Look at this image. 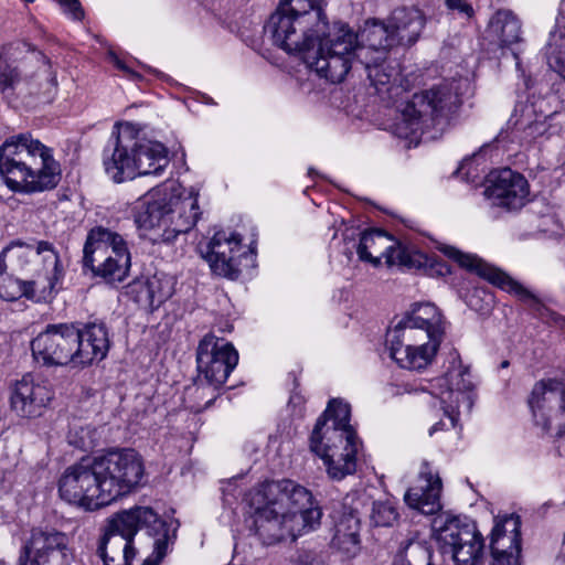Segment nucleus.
<instances>
[{"mask_svg": "<svg viewBox=\"0 0 565 565\" xmlns=\"http://www.w3.org/2000/svg\"><path fill=\"white\" fill-rule=\"evenodd\" d=\"M356 253L362 262H367L374 267L381 264L382 258L388 267L396 266L401 269L418 267L426 262L420 250L402 245L381 230L362 233Z\"/></svg>", "mask_w": 565, "mask_h": 565, "instance_id": "17", "label": "nucleus"}, {"mask_svg": "<svg viewBox=\"0 0 565 565\" xmlns=\"http://www.w3.org/2000/svg\"><path fill=\"white\" fill-rule=\"evenodd\" d=\"M54 397L53 390L44 382H35L28 374L18 381L11 393L10 403L13 412L23 418L43 415Z\"/></svg>", "mask_w": 565, "mask_h": 565, "instance_id": "23", "label": "nucleus"}, {"mask_svg": "<svg viewBox=\"0 0 565 565\" xmlns=\"http://www.w3.org/2000/svg\"><path fill=\"white\" fill-rule=\"evenodd\" d=\"M563 77L565 78V70H564V73H563Z\"/></svg>", "mask_w": 565, "mask_h": 565, "instance_id": "53", "label": "nucleus"}, {"mask_svg": "<svg viewBox=\"0 0 565 565\" xmlns=\"http://www.w3.org/2000/svg\"><path fill=\"white\" fill-rule=\"evenodd\" d=\"M535 424L545 431L556 429L558 437L565 434V383L556 379L536 382L527 399Z\"/></svg>", "mask_w": 565, "mask_h": 565, "instance_id": "19", "label": "nucleus"}, {"mask_svg": "<svg viewBox=\"0 0 565 565\" xmlns=\"http://www.w3.org/2000/svg\"><path fill=\"white\" fill-rule=\"evenodd\" d=\"M298 565H326L321 557L310 551H302L298 555Z\"/></svg>", "mask_w": 565, "mask_h": 565, "instance_id": "44", "label": "nucleus"}, {"mask_svg": "<svg viewBox=\"0 0 565 565\" xmlns=\"http://www.w3.org/2000/svg\"><path fill=\"white\" fill-rule=\"evenodd\" d=\"M0 174L13 191L41 192L58 184L61 167L50 148L21 134L0 147Z\"/></svg>", "mask_w": 565, "mask_h": 565, "instance_id": "5", "label": "nucleus"}, {"mask_svg": "<svg viewBox=\"0 0 565 565\" xmlns=\"http://www.w3.org/2000/svg\"><path fill=\"white\" fill-rule=\"evenodd\" d=\"M521 552H509L500 555H492L491 565H520Z\"/></svg>", "mask_w": 565, "mask_h": 565, "instance_id": "42", "label": "nucleus"}, {"mask_svg": "<svg viewBox=\"0 0 565 565\" xmlns=\"http://www.w3.org/2000/svg\"><path fill=\"white\" fill-rule=\"evenodd\" d=\"M58 2L72 14L73 19L82 20L84 18V11L78 0H58Z\"/></svg>", "mask_w": 565, "mask_h": 565, "instance_id": "43", "label": "nucleus"}, {"mask_svg": "<svg viewBox=\"0 0 565 565\" xmlns=\"http://www.w3.org/2000/svg\"><path fill=\"white\" fill-rule=\"evenodd\" d=\"M35 51L29 43L15 41L4 44L0 51V92L12 95L21 82L19 64Z\"/></svg>", "mask_w": 565, "mask_h": 565, "instance_id": "28", "label": "nucleus"}, {"mask_svg": "<svg viewBox=\"0 0 565 565\" xmlns=\"http://www.w3.org/2000/svg\"><path fill=\"white\" fill-rule=\"evenodd\" d=\"M172 525L150 507L122 510L107 521L97 555L104 565H158L175 539Z\"/></svg>", "mask_w": 565, "mask_h": 565, "instance_id": "2", "label": "nucleus"}, {"mask_svg": "<svg viewBox=\"0 0 565 565\" xmlns=\"http://www.w3.org/2000/svg\"><path fill=\"white\" fill-rule=\"evenodd\" d=\"M490 185L486 192L498 205L511 210L524 205L529 195L526 179L509 168L492 172L489 178Z\"/></svg>", "mask_w": 565, "mask_h": 565, "instance_id": "25", "label": "nucleus"}, {"mask_svg": "<svg viewBox=\"0 0 565 565\" xmlns=\"http://www.w3.org/2000/svg\"><path fill=\"white\" fill-rule=\"evenodd\" d=\"M40 243L49 242L35 241L34 244H28L19 239L12 241L3 248V255L8 256L14 271H19L22 275H30V278H36V269L43 273V256L38 254Z\"/></svg>", "mask_w": 565, "mask_h": 565, "instance_id": "33", "label": "nucleus"}, {"mask_svg": "<svg viewBox=\"0 0 565 565\" xmlns=\"http://www.w3.org/2000/svg\"><path fill=\"white\" fill-rule=\"evenodd\" d=\"M145 482L142 456L132 448H111L67 467L60 478L58 492L67 503L95 511L135 492Z\"/></svg>", "mask_w": 565, "mask_h": 565, "instance_id": "1", "label": "nucleus"}, {"mask_svg": "<svg viewBox=\"0 0 565 565\" xmlns=\"http://www.w3.org/2000/svg\"><path fill=\"white\" fill-rule=\"evenodd\" d=\"M198 193L183 196L175 191H151L140 203L135 223L153 244L171 243L190 232L201 216Z\"/></svg>", "mask_w": 565, "mask_h": 565, "instance_id": "7", "label": "nucleus"}, {"mask_svg": "<svg viewBox=\"0 0 565 565\" xmlns=\"http://www.w3.org/2000/svg\"><path fill=\"white\" fill-rule=\"evenodd\" d=\"M168 150L161 142L140 140L131 124H124L113 132L104 150L106 173L116 182L139 175H159L168 167Z\"/></svg>", "mask_w": 565, "mask_h": 565, "instance_id": "8", "label": "nucleus"}, {"mask_svg": "<svg viewBox=\"0 0 565 565\" xmlns=\"http://www.w3.org/2000/svg\"><path fill=\"white\" fill-rule=\"evenodd\" d=\"M32 60L41 65L39 71L25 82L21 93L38 104H50L55 99L58 90L56 74L51 70L49 60L41 52L33 51Z\"/></svg>", "mask_w": 565, "mask_h": 565, "instance_id": "31", "label": "nucleus"}, {"mask_svg": "<svg viewBox=\"0 0 565 565\" xmlns=\"http://www.w3.org/2000/svg\"><path fill=\"white\" fill-rule=\"evenodd\" d=\"M203 393H204V388L196 386V385L186 388V394L201 395Z\"/></svg>", "mask_w": 565, "mask_h": 565, "instance_id": "47", "label": "nucleus"}, {"mask_svg": "<svg viewBox=\"0 0 565 565\" xmlns=\"http://www.w3.org/2000/svg\"><path fill=\"white\" fill-rule=\"evenodd\" d=\"M544 103V99H537L532 103L521 104L516 106L515 114L509 120L516 130L523 131L529 140L547 135L551 128L547 121L556 116V111L550 114L543 111Z\"/></svg>", "mask_w": 565, "mask_h": 565, "instance_id": "30", "label": "nucleus"}, {"mask_svg": "<svg viewBox=\"0 0 565 565\" xmlns=\"http://www.w3.org/2000/svg\"><path fill=\"white\" fill-rule=\"evenodd\" d=\"M211 404H212V399H210L209 402H206L204 406H202V405L198 404V405H191V406H190V408H191V409H193V411H195V412H200V411H202V409H204V408L209 407Z\"/></svg>", "mask_w": 565, "mask_h": 565, "instance_id": "49", "label": "nucleus"}, {"mask_svg": "<svg viewBox=\"0 0 565 565\" xmlns=\"http://www.w3.org/2000/svg\"><path fill=\"white\" fill-rule=\"evenodd\" d=\"M374 87L375 93L387 104L394 103L405 92L401 81L399 65L387 57L375 62L374 60L361 63Z\"/></svg>", "mask_w": 565, "mask_h": 565, "instance_id": "27", "label": "nucleus"}, {"mask_svg": "<svg viewBox=\"0 0 565 565\" xmlns=\"http://www.w3.org/2000/svg\"><path fill=\"white\" fill-rule=\"evenodd\" d=\"M439 250L448 258L455 260L460 267L476 273L491 285L516 297L531 311L541 315L545 309L542 301L521 282L513 279L505 271L488 264L473 254H465L454 246L441 245Z\"/></svg>", "mask_w": 565, "mask_h": 565, "instance_id": "15", "label": "nucleus"}, {"mask_svg": "<svg viewBox=\"0 0 565 565\" xmlns=\"http://www.w3.org/2000/svg\"><path fill=\"white\" fill-rule=\"evenodd\" d=\"M355 32L347 23L334 22L321 34L312 35L300 50H285L301 54L303 63L330 83H341L356 61Z\"/></svg>", "mask_w": 565, "mask_h": 565, "instance_id": "9", "label": "nucleus"}, {"mask_svg": "<svg viewBox=\"0 0 565 565\" xmlns=\"http://www.w3.org/2000/svg\"><path fill=\"white\" fill-rule=\"evenodd\" d=\"M446 334V320L433 303L418 305L386 333L391 358L408 370H422L434 361Z\"/></svg>", "mask_w": 565, "mask_h": 565, "instance_id": "4", "label": "nucleus"}, {"mask_svg": "<svg viewBox=\"0 0 565 565\" xmlns=\"http://www.w3.org/2000/svg\"><path fill=\"white\" fill-rule=\"evenodd\" d=\"M489 32L493 34L501 47H509L521 41V22L509 10H499L491 18Z\"/></svg>", "mask_w": 565, "mask_h": 565, "instance_id": "35", "label": "nucleus"}, {"mask_svg": "<svg viewBox=\"0 0 565 565\" xmlns=\"http://www.w3.org/2000/svg\"><path fill=\"white\" fill-rule=\"evenodd\" d=\"M446 6L450 11L457 12L466 19H470L475 13L472 6L467 0H446Z\"/></svg>", "mask_w": 565, "mask_h": 565, "instance_id": "41", "label": "nucleus"}, {"mask_svg": "<svg viewBox=\"0 0 565 565\" xmlns=\"http://www.w3.org/2000/svg\"><path fill=\"white\" fill-rule=\"evenodd\" d=\"M38 254L43 256V273L36 269V278H3L0 282V298L14 301L25 297L35 302L52 298L57 282L63 278L61 260L52 243H40Z\"/></svg>", "mask_w": 565, "mask_h": 565, "instance_id": "14", "label": "nucleus"}, {"mask_svg": "<svg viewBox=\"0 0 565 565\" xmlns=\"http://www.w3.org/2000/svg\"><path fill=\"white\" fill-rule=\"evenodd\" d=\"M73 559L74 548L67 533L36 527L21 550L19 565H71Z\"/></svg>", "mask_w": 565, "mask_h": 565, "instance_id": "18", "label": "nucleus"}, {"mask_svg": "<svg viewBox=\"0 0 565 565\" xmlns=\"http://www.w3.org/2000/svg\"><path fill=\"white\" fill-rule=\"evenodd\" d=\"M0 565H6V563L3 561H0Z\"/></svg>", "mask_w": 565, "mask_h": 565, "instance_id": "52", "label": "nucleus"}, {"mask_svg": "<svg viewBox=\"0 0 565 565\" xmlns=\"http://www.w3.org/2000/svg\"><path fill=\"white\" fill-rule=\"evenodd\" d=\"M396 503L391 500H377L372 503L371 523L375 526H393L398 520Z\"/></svg>", "mask_w": 565, "mask_h": 565, "instance_id": "38", "label": "nucleus"}, {"mask_svg": "<svg viewBox=\"0 0 565 565\" xmlns=\"http://www.w3.org/2000/svg\"><path fill=\"white\" fill-rule=\"evenodd\" d=\"M110 57L115 66L120 71L125 72L128 76L132 78L140 77L136 72L130 70L117 55L111 54Z\"/></svg>", "mask_w": 565, "mask_h": 565, "instance_id": "45", "label": "nucleus"}, {"mask_svg": "<svg viewBox=\"0 0 565 565\" xmlns=\"http://www.w3.org/2000/svg\"><path fill=\"white\" fill-rule=\"evenodd\" d=\"M521 521L519 516H508L497 523L491 532V555H500L509 552H521Z\"/></svg>", "mask_w": 565, "mask_h": 565, "instance_id": "34", "label": "nucleus"}, {"mask_svg": "<svg viewBox=\"0 0 565 565\" xmlns=\"http://www.w3.org/2000/svg\"><path fill=\"white\" fill-rule=\"evenodd\" d=\"M425 22L420 10L402 7L392 12L388 26L392 34L396 36L397 45H413L418 40Z\"/></svg>", "mask_w": 565, "mask_h": 565, "instance_id": "32", "label": "nucleus"}, {"mask_svg": "<svg viewBox=\"0 0 565 565\" xmlns=\"http://www.w3.org/2000/svg\"><path fill=\"white\" fill-rule=\"evenodd\" d=\"M8 256H4L3 255V250L0 253V276L3 275V273L6 271L7 269V264H6V258Z\"/></svg>", "mask_w": 565, "mask_h": 565, "instance_id": "48", "label": "nucleus"}, {"mask_svg": "<svg viewBox=\"0 0 565 565\" xmlns=\"http://www.w3.org/2000/svg\"><path fill=\"white\" fill-rule=\"evenodd\" d=\"M355 35L359 63L384 61L388 51L397 45L396 36L392 34L388 23L375 19L367 20Z\"/></svg>", "mask_w": 565, "mask_h": 565, "instance_id": "24", "label": "nucleus"}, {"mask_svg": "<svg viewBox=\"0 0 565 565\" xmlns=\"http://www.w3.org/2000/svg\"><path fill=\"white\" fill-rule=\"evenodd\" d=\"M472 388L470 369L462 364L458 353L452 356L448 371L429 383V392L440 399L441 408L449 417L451 427H456L458 420L459 395Z\"/></svg>", "mask_w": 565, "mask_h": 565, "instance_id": "22", "label": "nucleus"}, {"mask_svg": "<svg viewBox=\"0 0 565 565\" xmlns=\"http://www.w3.org/2000/svg\"><path fill=\"white\" fill-rule=\"evenodd\" d=\"M460 105L459 95L447 84L416 93L396 118L392 131L398 138H409L455 114Z\"/></svg>", "mask_w": 565, "mask_h": 565, "instance_id": "11", "label": "nucleus"}, {"mask_svg": "<svg viewBox=\"0 0 565 565\" xmlns=\"http://www.w3.org/2000/svg\"><path fill=\"white\" fill-rule=\"evenodd\" d=\"M423 256L426 258V262L422 264L418 267H405L404 269H416V270H424L425 273L429 275H438V276H445L450 274V267L447 263H445L443 259L438 258L437 256H428L423 253Z\"/></svg>", "mask_w": 565, "mask_h": 565, "instance_id": "40", "label": "nucleus"}, {"mask_svg": "<svg viewBox=\"0 0 565 565\" xmlns=\"http://www.w3.org/2000/svg\"><path fill=\"white\" fill-rule=\"evenodd\" d=\"M509 364H510V363H509V361H507V360H505V361H503V362L501 363V365H500V366H501L502 369H504V367H508V366H509Z\"/></svg>", "mask_w": 565, "mask_h": 565, "instance_id": "51", "label": "nucleus"}, {"mask_svg": "<svg viewBox=\"0 0 565 565\" xmlns=\"http://www.w3.org/2000/svg\"><path fill=\"white\" fill-rule=\"evenodd\" d=\"M328 29L327 17L317 0H280L265 25L273 42L282 50H300L312 35Z\"/></svg>", "mask_w": 565, "mask_h": 565, "instance_id": "10", "label": "nucleus"}, {"mask_svg": "<svg viewBox=\"0 0 565 565\" xmlns=\"http://www.w3.org/2000/svg\"><path fill=\"white\" fill-rule=\"evenodd\" d=\"M238 363L234 345L214 333L205 334L196 348L199 374L214 388L221 387Z\"/></svg>", "mask_w": 565, "mask_h": 565, "instance_id": "21", "label": "nucleus"}, {"mask_svg": "<svg viewBox=\"0 0 565 565\" xmlns=\"http://www.w3.org/2000/svg\"><path fill=\"white\" fill-rule=\"evenodd\" d=\"M360 518L356 509L335 524L332 543L348 555H354L360 548Z\"/></svg>", "mask_w": 565, "mask_h": 565, "instance_id": "36", "label": "nucleus"}, {"mask_svg": "<svg viewBox=\"0 0 565 565\" xmlns=\"http://www.w3.org/2000/svg\"><path fill=\"white\" fill-rule=\"evenodd\" d=\"M83 265L108 282L122 281L130 269V253L121 235L103 226L93 227L84 245Z\"/></svg>", "mask_w": 565, "mask_h": 565, "instance_id": "12", "label": "nucleus"}, {"mask_svg": "<svg viewBox=\"0 0 565 565\" xmlns=\"http://www.w3.org/2000/svg\"><path fill=\"white\" fill-rule=\"evenodd\" d=\"M445 429V423L444 422H438L436 424H434L430 428H429V435H434L436 431H439V430H443Z\"/></svg>", "mask_w": 565, "mask_h": 565, "instance_id": "46", "label": "nucleus"}, {"mask_svg": "<svg viewBox=\"0 0 565 565\" xmlns=\"http://www.w3.org/2000/svg\"><path fill=\"white\" fill-rule=\"evenodd\" d=\"M201 253L215 275L233 280L239 277L243 260L250 264L255 262L254 250L244 249L241 235L225 231L216 232Z\"/></svg>", "mask_w": 565, "mask_h": 565, "instance_id": "20", "label": "nucleus"}, {"mask_svg": "<svg viewBox=\"0 0 565 565\" xmlns=\"http://www.w3.org/2000/svg\"><path fill=\"white\" fill-rule=\"evenodd\" d=\"M557 562H559L561 565H565V543L562 546L561 553L557 557Z\"/></svg>", "mask_w": 565, "mask_h": 565, "instance_id": "50", "label": "nucleus"}, {"mask_svg": "<svg viewBox=\"0 0 565 565\" xmlns=\"http://www.w3.org/2000/svg\"><path fill=\"white\" fill-rule=\"evenodd\" d=\"M350 416L348 403L331 399L310 436V450L323 460L329 477L334 480H342L356 470L360 441L350 425Z\"/></svg>", "mask_w": 565, "mask_h": 565, "instance_id": "6", "label": "nucleus"}, {"mask_svg": "<svg viewBox=\"0 0 565 565\" xmlns=\"http://www.w3.org/2000/svg\"><path fill=\"white\" fill-rule=\"evenodd\" d=\"M75 323H51L31 341L33 358L45 366H79Z\"/></svg>", "mask_w": 565, "mask_h": 565, "instance_id": "16", "label": "nucleus"}, {"mask_svg": "<svg viewBox=\"0 0 565 565\" xmlns=\"http://www.w3.org/2000/svg\"><path fill=\"white\" fill-rule=\"evenodd\" d=\"M393 565H434L433 552L422 542L409 541Z\"/></svg>", "mask_w": 565, "mask_h": 565, "instance_id": "37", "label": "nucleus"}, {"mask_svg": "<svg viewBox=\"0 0 565 565\" xmlns=\"http://www.w3.org/2000/svg\"><path fill=\"white\" fill-rule=\"evenodd\" d=\"M494 295L484 288H475L467 299L468 306L480 315H489L494 307Z\"/></svg>", "mask_w": 565, "mask_h": 565, "instance_id": "39", "label": "nucleus"}, {"mask_svg": "<svg viewBox=\"0 0 565 565\" xmlns=\"http://www.w3.org/2000/svg\"><path fill=\"white\" fill-rule=\"evenodd\" d=\"M434 531L441 554L457 565H476L482 557L484 541L475 522L440 515L434 521Z\"/></svg>", "mask_w": 565, "mask_h": 565, "instance_id": "13", "label": "nucleus"}, {"mask_svg": "<svg viewBox=\"0 0 565 565\" xmlns=\"http://www.w3.org/2000/svg\"><path fill=\"white\" fill-rule=\"evenodd\" d=\"M440 493V478L434 476L428 470V467L425 466L419 473V484L409 488L404 495V500L409 508L416 509L423 514L430 515L441 509Z\"/></svg>", "mask_w": 565, "mask_h": 565, "instance_id": "29", "label": "nucleus"}, {"mask_svg": "<svg viewBox=\"0 0 565 565\" xmlns=\"http://www.w3.org/2000/svg\"><path fill=\"white\" fill-rule=\"evenodd\" d=\"M75 324L79 335L75 348L79 366H86L104 360L110 347L106 324L103 321Z\"/></svg>", "mask_w": 565, "mask_h": 565, "instance_id": "26", "label": "nucleus"}, {"mask_svg": "<svg viewBox=\"0 0 565 565\" xmlns=\"http://www.w3.org/2000/svg\"><path fill=\"white\" fill-rule=\"evenodd\" d=\"M255 533L266 545L315 530L322 516L312 493L290 479L263 482L252 497Z\"/></svg>", "mask_w": 565, "mask_h": 565, "instance_id": "3", "label": "nucleus"}]
</instances>
